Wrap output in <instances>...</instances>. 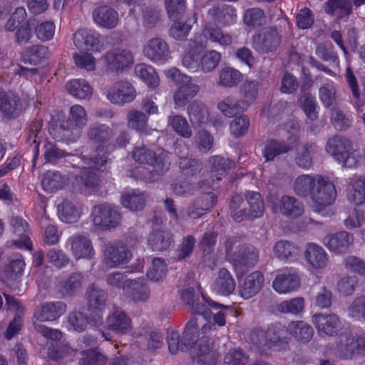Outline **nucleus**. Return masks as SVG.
Returning <instances> with one entry per match:
<instances>
[{
    "label": "nucleus",
    "instance_id": "obj_1",
    "mask_svg": "<svg viewBox=\"0 0 365 365\" xmlns=\"http://www.w3.org/2000/svg\"><path fill=\"white\" fill-rule=\"evenodd\" d=\"M294 190L297 195L309 197L313 209L317 212L332 205L336 197L334 183L320 175H299L294 182Z\"/></svg>",
    "mask_w": 365,
    "mask_h": 365
},
{
    "label": "nucleus",
    "instance_id": "obj_2",
    "mask_svg": "<svg viewBox=\"0 0 365 365\" xmlns=\"http://www.w3.org/2000/svg\"><path fill=\"white\" fill-rule=\"evenodd\" d=\"M132 156L135 162L150 165L153 168L143 175V179L147 182L159 180L170 168L168 153L163 148L151 150L145 145L138 146L132 151Z\"/></svg>",
    "mask_w": 365,
    "mask_h": 365
},
{
    "label": "nucleus",
    "instance_id": "obj_3",
    "mask_svg": "<svg viewBox=\"0 0 365 365\" xmlns=\"http://www.w3.org/2000/svg\"><path fill=\"white\" fill-rule=\"evenodd\" d=\"M87 123V113L80 105L72 106L67 120H63L58 129L57 138L62 141L73 142L80 138L83 128Z\"/></svg>",
    "mask_w": 365,
    "mask_h": 365
},
{
    "label": "nucleus",
    "instance_id": "obj_4",
    "mask_svg": "<svg viewBox=\"0 0 365 365\" xmlns=\"http://www.w3.org/2000/svg\"><path fill=\"white\" fill-rule=\"evenodd\" d=\"M165 76L180 85L173 96L175 103L178 107L185 106L188 101L195 97L200 91V86L193 83L190 76L180 73L176 68L166 71Z\"/></svg>",
    "mask_w": 365,
    "mask_h": 365
},
{
    "label": "nucleus",
    "instance_id": "obj_5",
    "mask_svg": "<svg viewBox=\"0 0 365 365\" xmlns=\"http://www.w3.org/2000/svg\"><path fill=\"white\" fill-rule=\"evenodd\" d=\"M91 217L93 225L103 231L116 228L122 220L119 208L108 203L95 205L92 210Z\"/></svg>",
    "mask_w": 365,
    "mask_h": 365
},
{
    "label": "nucleus",
    "instance_id": "obj_6",
    "mask_svg": "<svg viewBox=\"0 0 365 365\" xmlns=\"http://www.w3.org/2000/svg\"><path fill=\"white\" fill-rule=\"evenodd\" d=\"M282 34L276 26L264 28L252 37V47L259 54L275 52L280 46Z\"/></svg>",
    "mask_w": 365,
    "mask_h": 365
},
{
    "label": "nucleus",
    "instance_id": "obj_7",
    "mask_svg": "<svg viewBox=\"0 0 365 365\" xmlns=\"http://www.w3.org/2000/svg\"><path fill=\"white\" fill-rule=\"evenodd\" d=\"M132 252L123 242H109L103 247V263L108 267H117L129 262Z\"/></svg>",
    "mask_w": 365,
    "mask_h": 365
},
{
    "label": "nucleus",
    "instance_id": "obj_8",
    "mask_svg": "<svg viewBox=\"0 0 365 365\" xmlns=\"http://www.w3.org/2000/svg\"><path fill=\"white\" fill-rule=\"evenodd\" d=\"M259 250L252 245H242L232 257V263L237 272L243 274L259 261Z\"/></svg>",
    "mask_w": 365,
    "mask_h": 365
},
{
    "label": "nucleus",
    "instance_id": "obj_9",
    "mask_svg": "<svg viewBox=\"0 0 365 365\" xmlns=\"http://www.w3.org/2000/svg\"><path fill=\"white\" fill-rule=\"evenodd\" d=\"M312 322L315 325L320 336H334L337 335L341 328L339 317L334 314H328L317 313L312 317Z\"/></svg>",
    "mask_w": 365,
    "mask_h": 365
},
{
    "label": "nucleus",
    "instance_id": "obj_10",
    "mask_svg": "<svg viewBox=\"0 0 365 365\" xmlns=\"http://www.w3.org/2000/svg\"><path fill=\"white\" fill-rule=\"evenodd\" d=\"M104 60L110 71H123L133 63L134 58L130 50L118 48L107 52Z\"/></svg>",
    "mask_w": 365,
    "mask_h": 365
},
{
    "label": "nucleus",
    "instance_id": "obj_11",
    "mask_svg": "<svg viewBox=\"0 0 365 365\" xmlns=\"http://www.w3.org/2000/svg\"><path fill=\"white\" fill-rule=\"evenodd\" d=\"M106 96L112 103L123 106L133 101L136 96V92L130 83L120 81L109 88Z\"/></svg>",
    "mask_w": 365,
    "mask_h": 365
},
{
    "label": "nucleus",
    "instance_id": "obj_12",
    "mask_svg": "<svg viewBox=\"0 0 365 365\" xmlns=\"http://www.w3.org/2000/svg\"><path fill=\"white\" fill-rule=\"evenodd\" d=\"M336 350L344 359H351L361 351H365V333L356 338L347 334L341 335L339 338Z\"/></svg>",
    "mask_w": 365,
    "mask_h": 365
},
{
    "label": "nucleus",
    "instance_id": "obj_13",
    "mask_svg": "<svg viewBox=\"0 0 365 365\" xmlns=\"http://www.w3.org/2000/svg\"><path fill=\"white\" fill-rule=\"evenodd\" d=\"M269 202L274 212H280L285 216L297 217L304 212L302 203L294 197L284 195L280 199L272 197Z\"/></svg>",
    "mask_w": 365,
    "mask_h": 365
},
{
    "label": "nucleus",
    "instance_id": "obj_14",
    "mask_svg": "<svg viewBox=\"0 0 365 365\" xmlns=\"http://www.w3.org/2000/svg\"><path fill=\"white\" fill-rule=\"evenodd\" d=\"M74 45L81 50L98 51L103 46L101 36L93 30L81 29L73 34Z\"/></svg>",
    "mask_w": 365,
    "mask_h": 365
},
{
    "label": "nucleus",
    "instance_id": "obj_15",
    "mask_svg": "<svg viewBox=\"0 0 365 365\" xmlns=\"http://www.w3.org/2000/svg\"><path fill=\"white\" fill-rule=\"evenodd\" d=\"M143 53L153 63H164L169 58L170 50L164 39L155 37L146 43Z\"/></svg>",
    "mask_w": 365,
    "mask_h": 365
},
{
    "label": "nucleus",
    "instance_id": "obj_16",
    "mask_svg": "<svg viewBox=\"0 0 365 365\" xmlns=\"http://www.w3.org/2000/svg\"><path fill=\"white\" fill-rule=\"evenodd\" d=\"M100 182L97 174L90 168L83 166L78 173L73 176L72 186L78 192H91L96 190Z\"/></svg>",
    "mask_w": 365,
    "mask_h": 365
},
{
    "label": "nucleus",
    "instance_id": "obj_17",
    "mask_svg": "<svg viewBox=\"0 0 365 365\" xmlns=\"http://www.w3.org/2000/svg\"><path fill=\"white\" fill-rule=\"evenodd\" d=\"M66 246L70 247L73 255L76 259H90L95 254L91 240L83 235H72L68 239Z\"/></svg>",
    "mask_w": 365,
    "mask_h": 365
},
{
    "label": "nucleus",
    "instance_id": "obj_18",
    "mask_svg": "<svg viewBox=\"0 0 365 365\" xmlns=\"http://www.w3.org/2000/svg\"><path fill=\"white\" fill-rule=\"evenodd\" d=\"M66 309L67 306L63 302H46L35 309L34 317L40 322L55 321L62 316Z\"/></svg>",
    "mask_w": 365,
    "mask_h": 365
},
{
    "label": "nucleus",
    "instance_id": "obj_19",
    "mask_svg": "<svg viewBox=\"0 0 365 365\" xmlns=\"http://www.w3.org/2000/svg\"><path fill=\"white\" fill-rule=\"evenodd\" d=\"M108 297V293L96 284H90L85 294L88 310L98 314L105 308Z\"/></svg>",
    "mask_w": 365,
    "mask_h": 365
},
{
    "label": "nucleus",
    "instance_id": "obj_20",
    "mask_svg": "<svg viewBox=\"0 0 365 365\" xmlns=\"http://www.w3.org/2000/svg\"><path fill=\"white\" fill-rule=\"evenodd\" d=\"M44 158L46 162L56 164L59 163L62 159L65 158L66 161L71 165L73 168L78 166L77 163H79L81 158L78 155H73L59 149L53 143L44 140Z\"/></svg>",
    "mask_w": 365,
    "mask_h": 365
},
{
    "label": "nucleus",
    "instance_id": "obj_21",
    "mask_svg": "<svg viewBox=\"0 0 365 365\" xmlns=\"http://www.w3.org/2000/svg\"><path fill=\"white\" fill-rule=\"evenodd\" d=\"M93 19L99 26L112 29L118 24L119 15L118 11L108 5H100L93 11Z\"/></svg>",
    "mask_w": 365,
    "mask_h": 365
},
{
    "label": "nucleus",
    "instance_id": "obj_22",
    "mask_svg": "<svg viewBox=\"0 0 365 365\" xmlns=\"http://www.w3.org/2000/svg\"><path fill=\"white\" fill-rule=\"evenodd\" d=\"M181 299L184 305L192 314H200L207 319L211 316L210 309L204 304L199 302V294L193 287H188L182 290Z\"/></svg>",
    "mask_w": 365,
    "mask_h": 365
},
{
    "label": "nucleus",
    "instance_id": "obj_23",
    "mask_svg": "<svg viewBox=\"0 0 365 365\" xmlns=\"http://www.w3.org/2000/svg\"><path fill=\"white\" fill-rule=\"evenodd\" d=\"M354 242L352 234L346 231L328 235L323 239L324 245L331 252L343 253L347 251Z\"/></svg>",
    "mask_w": 365,
    "mask_h": 365
},
{
    "label": "nucleus",
    "instance_id": "obj_24",
    "mask_svg": "<svg viewBox=\"0 0 365 365\" xmlns=\"http://www.w3.org/2000/svg\"><path fill=\"white\" fill-rule=\"evenodd\" d=\"M25 266L22 255L19 253H14L8 257V264H6L0 273V279L7 284L11 280L16 279L21 274Z\"/></svg>",
    "mask_w": 365,
    "mask_h": 365
},
{
    "label": "nucleus",
    "instance_id": "obj_25",
    "mask_svg": "<svg viewBox=\"0 0 365 365\" xmlns=\"http://www.w3.org/2000/svg\"><path fill=\"white\" fill-rule=\"evenodd\" d=\"M259 88L260 83L258 81H245L240 87L242 98L240 100H237V103L235 106L241 108L242 110H247L250 105L254 103L256 101Z\"/></svg>",
    "mask_w": 365,
    "mask_h": 365
},
{
    "label": "nucleus",
    "instance_id": "obj_26",
    "mask_svg": "<svg viewBox=\"0 0 365 365\" xmlns=\"http://www.w3.org/2000/svg\"><path fill=\"white\" fill-rule=\"evenodd\" d=\"M0 110L9 118H16L21 112L20 98L14 93L0 89Z\"/></svg>",
    "mask_w": 365,
    "mask_h": 365
},
{
    "label": "nucleus",
    "instance_id": "obj_27",
    "mask_svg": "<svg viewBox=\"0 0 365 365\" xmlns=\"http://www.w3.org/2000/svg\"><path fill=\"white\" fill-rule=\"evenodd\" d=\"M352 150L349 140L340 135L330 138L326 145V151L336 160H343L345 155Z\"/></svg>",
    "mask_w": 365,
    "mask_h": 365
},
{
    "label": "nucleus",
    "instance_id": "obj_28",
    "mask_svg": "<svg viewBox=\"0 0 365 365\" xmlns=\"http://www.w3.org/2000/svg\"><path fill=\"white\" fill-rule=\"evenodd\" d=\"M173 234L168 230H155L149 236L148 247L156 252L166 251L173 244Z\"/></svg>",
    "mask_w": 365,
    "mask_h": 365
},
{
    "label": "nucleus",
    "instance_id": "obj_29",
    "mask_svg": "<svg viewBox=\"0 0 365 365\" xmlns=\"http://www.w3.org/2000/svg\"><path fill=\"white\" fill-rule=\"evenodd\" d=\"M128 297L135 302L145 301L149 298L150 290L143 278L129 279L123 287Z\"/></svg>",
    "mask_w": 365,
    "mask_h": 365
},
{
    "label": "nucleus",
    "instance_id": "obj_30",
    "mask_svg": "<svg viewBox=\"0 0 365 365\" xmlns=\"http://www.w3.org/2000/svg\"><path fill=\"white\" fill-rule=\"evenodd\" d=\"M264 284V276L261 272L255 271L250 274L240 287V294L248 299L257 294Z\"/></svg>",
    "mask_w": 365,
    "mask_h": 365
},
{
    "label": "nucleus",
    "instance_id": "obj_31",
    "mask_svg": "<svg viewBox=\"0 0 365 365\" xmlns=\"http://www.w3.org/2000/svg\"><path fill=\"white\" fill-rule=\"evenodd\" d=\"M289 329L280 323L269 325L267 329L269 348L272 346L285 348L288 344Z\"/></svg>",
    "mask_w": 365,
    "mask_h": 365
},
{
    "label": "nucleus",
    "instance_id": "obj_32",
    "mask_svg": "<svg viewBox=\"0 0 365 365\" xmlns=\"http://www.w3.org/2000/svg\"><path fill=\"white\" fill-rule=\"evenodd\" d=\"M107 327L119 334H126L131 330V320L122 310L117 309L106 320Z\"/></svg>",
    "mask_w": 365,
    "mask_h": 365
},
{
    "label": "nucleus",
    "instance_id": "obj_33",
    "mask_svg": "<svg viewBox=\"0 0 365 365\" xmlns=\"http://www.w3.org/2000/svg\"><path fill=\"white\" fill-rule=\"evenodd\" d=\"M187 113L194 128L206 123L209 118V111L205 103L197 100L193 101L188 105Z\"/></svg>",
    "mask_w": 365,
    "mask_h": 365
},
{
    "label": "nucleus",
    "instance_id": "obj_34",
    "mask_svg": "<svg viewBox=\"0 0 365 365\" xmlns=\"http://www.w3.org/2000/svg\"><path fill=\"white\" fill-rule=\"evenodd\" d=\"M299 277L290 272L279 274L272 283L274 289L279 293L294 291L299 288Z\"/></svg>",
    "mask_w": 365,
    "mask_h": 365
},
{
    "label": "nucleus",
    "instance_id": "obj_35",
    "mask_svg": "<svg viewBox=\"0 0 365 365\" xmlns=\"http://www.w3.org/2000/svg\"><path fill=\"white\" fill-rule=\"evenodd\" d=\"M81 207L76 203L64 200L58 206V215L59 219L65 223H75L78 221L81 215Z\"/></svg>",
    "mask_w": 365,
    "mask_h": 365
},
{
    "label": "nucleus",
    "instance_id": "obj_36",
    "mask_svg": "<svg viewBox=\"0 0 365 365\" xmlns=\"http://www.w3.org/2000/svg\"><path fill=\"white\" fill-rule=\"evenodd\" d=\"M202 36L211 42L218 43L222 46H227L232 44V37L217 26L206 24L202 31Z\"/></svg>",
    "mask_w": 365,
    "mask_h": 365
},
{
    "label": "nucleus",
    "instance_id": "obj_37",
    "mask_svg": "<svg viewBox=\"0 0 365 365\" xmlns=\"http://www.w3.org/2000/svg\"><path fill=\"white\" fill-rule=\"evenodd\" d=\"M235 279L230 272L225 268L220 269L213 284L215 292L222 296H228L235 291Z\"/></svg>",
    "mask_w": 365,
    "mask_h": 365
},
{
    "label": "nucleus",
    "instance_id": "obj_38",
    "mask_svg": "<svg viewBox=\"0 0 365 365\" xmlns=\"http://www.w3.org/2000/svg\"><path fill=\"white\" fill-rule=\"evenodd\" d=\"M41 121L36 120L32 122L29 125L26 138V143L32 148V153L34 154L33 163L34 165L39 153V145L43 140V133L41 131Z\"/></svg>",
    "mask_w": 365,
    "mask_h": 365
},
{
    "label": "nucleus",
    "instance_id": "obj_39",
    "mask_svg": "<svg viewBox=\"0 0 365 365\" xmlns=\"http://www.w3.org/2000/svg\"><path fill=\"white\" fill-rule=\"evenodd\" d=\"M85 284L83 275L80 272H73L58 285V291L64 296H73L81 289Z\"/></svg>",
    "mask_w": 365,
    "mask_h": 365
},
{
    "label": "nucleus",
    "instance_id": "obj_40",
    "mask_svg": "<svg viewBox=\"0 0 365 365\" xmlns=\"http://www.w3.org/2000/svg\"><path fill=\"white\" fill-rule=\"evenodd\" d=\"M304 257L307 262L315 269H321L327 265V255L323 248L316 244L310 243L307 246Z\"/></svg>",
    "mask_w": 365,
    "mask_h": 365
},
{
    "label": "nucleus",
    "instance_id": "obj_41",
    "mask_svg": "<svg viewBox=\"0 0 365 365\" xmlns=\"http://www.w3.org/2000/svg\"><path fill=\"white\" fill-rule=\"evenodd\" d=\"M212 20L222 26H229L235 21L236 14L231 6H213L208 11Z\"/></svg>",
    "mask_w": 365,
    "mask_h": 365
},
{
    "label": "nucleus",
    "instance_id": "obj_42",
    "mask_svg": "<svg viewBox=\"0 0 365 365\" xmlns=\"http://www.w3.org/2000/svg\"><path fill=\"white\" fill-rule=\"evenodd\" d=\"M138 342L145 349H157L163 344V335L155 329H146L139 334Z\"/></svg>",
    "mask_w": 365,
    "mask_h": 365
},
{
    "label": "nucleus",
    "instance_id": "obj_43",
    "mask_svg": "<svg viewBox=\"0 0 365 365\" xmlns=\"http://www.w3.org/2000/svg\"><path fill=\"white\" fill-rule=\"evenodd\" d=\"M87 135L95 143L101 145L108 142L113 133L112 129L105 124H93L89 127ZM98 149H101V145L98 146Z\"/></svg>",
    "mask_w": 365,
    "mask_h": 365
},
{
    "label": "nucleus",
    "instance_id": "obj_44",
    "mask_svg": "<svg viewBox=\"0 0 365 365\" xmlns=\"http://www.w3.org/2000/svg\"><path fill=\"white\" fill-rule=\"evenodd\" d=\"M289 332L299 342L307 343L313 335L314 329L303 321L292 322L288 326Z\"/></svg>",
    "mask_w": 365,
    "mask_h": 365
},
{
    "label": "nucleus",
    "instance_id": "obj_45",
    "mask_svg": "<svg viewBox=\"0 0 365 365\" xmlns=\"http://www.w3.org/2000/svg\"><path fill=\"white\" fill-rule=\"evenodd\" d=\"M249 208L247 210L248 218L253 220L261 217L264 211V202L259 192L247 191L245 194Z\"/></svg>",
    "mask_w": 365,
    "mask_h": 365
},
{
    "label": "nucleus",
    "instance_id": "obj_46",
    "mask_svg": "<svg viewBox=\"0 0 365 365\" xmlns=\"http://www.w3.org/2000/svg\"><path fill=\"white\" fill-rule=\"evenodd\" d=\"M231 162L220 155H214L208 160V167L212 178L219 181L230 169Z\"/></svg>",
    "mask_w": 365,
    "mask_h": 365
},
{
    "label": "nucleus",
    "instance_id": "obj_47",
    "mask_svg": "<svg viewBox=\"0 0 365 365\" xmlns=\"http://www.w3.org/2000/svg\"><path fill=\"white\" fill-rule=\"evenodd\" d=\"M315 146L309 143L299 145L296 149L295 163L300 168L308 169L313 164L312 154Z\"/></svg>",
    "mask_w": 365,
    "mask_h": 365
},
{
    "label": "nucleus",
    "instance_id": "obj_48",
    "mask_svg": "<svg viewBox=\"0 0 365 365\" xmlns=\"http://www.w3.org/2000/svg\"><path fill=\"white\" fill-rule=\"evenodd\" d=\"M67 182L68 178L63 176L60 172L49 170L44 174L41 184L43 190L53 192L63 187Z\"/></svg>",
    "mask_w": 365,
    "mask_h": 365
},
{
    "label": "nucleus",
    "instance_id": "obj_49",
    "mask_svg": "<svg viewBox=\"0 0 365 365\" xmlns=\"http://www.w3.org/2000/svg\"><path fill=\"white\" fill-rule=\"evenodd\" d=\"M135 73L142 79L148 87L156 88L159 85V77L151 66L145 63H139L135 66Z\"/></svg>",
    "mask_w": 365,
    "mask_h": 365
},
{
    "label": "nucleus",
    "instance_id": "obj_50",
    "mask_svg": "<svg viewBox=\"0 0 365 365\" xmlns=\"http://www.w3.org/2000/svg\"><path fill=\"white\" fill-rule=\"evenodd\" d=\"M324 10L327 14L341 17L351 13L352 4L350 0H328L324 4Z\"/></svg>",
    "mask_w": 365,
    "mask_h": 365
},
{
    "label": "nucleus",
    "instance_id": "obj_51",
    "mask_svg": "<svg viewBox=\"0 0 365 365\" xmlns=\"http://www.w3.org/2000/svg\"><path fill=\"white\" fill-rule=\"evenodd\" d=\"M70 94L79 99H87L92 96V88L85 80L74 79L66 84Z\"/></svg>",
    "mask_w": 365,
    "mask_h": 365
},
{
    "label": "nucleus",
    "instance_id": "obj_52",
    "mask_svg": "<svg viewBox=\"0 0 365 365\" xmlns=\"http://www.w3.org/2000/svg\"><path fill=\"white\" fill-rule=\"evenodd\" d=\"M48 47L43 45H34L29 46L23 53V60L25 63L36 65L42 59L48 57Z\"/></svg>",
    "mask_w": 365,
    "mask_h": 365
},
{
    "label": "nucleus",
    "instance_id": "obj_53",
    "mask_svg": "<svg viewBox=\"0 0 365 365\" xmlns=\"http://www.w3.org/2000/svg\"><path fill=\"white\" fill-rule=\"evenodd\" d=\"M242 80V74L237 69L225 67L219 73L217 85L226 88H232L238 85Z\"/></svg>",
    "mask_w": 365,
    "mask_h": 365
},
{
    "label": "nucleus",
    "instance_id": "obj_54",
    "mask_svg": "<svg viewBox=\"0 0 365 365\" xmlns=\"http://www.w3.org/2000/svg\"><path fill=\"white\" fill-rule=\"evenodd\" d=\"M291 150L292 147L285 142L272 140L267 141L263 149V155L266 160H272L276 156L287 153Z\"/></svg>",
    "mask_w": 365,
    "mask_h": 365
},
{
    "label": "nucleus",
    "instance_id": "obj_55",
    "mask_svg": "<svg viewBox=\"0 0 365 365\" xmlns=\"http://www.w3.org/2000/svg\"><path fill=\"white\" fill-rule=\"evenodd\" d=\"M143 24L145 28L153 29L162 23L161 11L157 6H147L142 9Z\"/></svg>",
    "mask_w": 365,
    "mask_h": 365
},
{
    "label": "nucleus",
    "instance_id": "obj_56",
    "mask_svg": "<svg viewBox=\"0 0 365 365\" xmlns=\"http://www.w3.org/2000/svg\"><path fill=\"white\" fill-rule=\"evenodd\" d=\"M273 251L276 257L280 259H289L297 256L298 248L292 242L279 240L275 243Z\"/></svg>",
    "mask_w": 365,
    "mask_h": 365
},
{
    "label": "nucleus",
    "instance_id": "obj_57",
    "mask_svg": "<svg viewBox=\"0 0 365 365\" xmlns=\"http://www.w3.org/2000/svg\"><path fill=\"white\" fill-rule=\"evenodd\" d=\"M168 123L179 135L185 138H190L192 136L191 128L183 116L180 115H170L168 117Z\"/></svg>",
    "mask_w": 365,
    "mask_h": 365
},
{
    "label": "nucleus",
    "instance_id": "obj_58",
    "mask_svg": "<svg viewBox=\"0 0 365 365\" xmlns=\"http://www.w3.org/2000/svg\"><path fill=\"white\" fill-rule=\"evenodd\" d=\"M128 125L139 133H146L148 118L146 115L138 110H131L127 114Z\"/></svg>",
    "mask_w": 365,
    "mask_h": 365
},
{
    "label": "nucleus",
    "instance_id": "obj_59",
    "mask_svg": "<svg viewBox=\"0 0 365 365\" xmlns=\"http://www.w3.org/2000/svg\"><path fill=\"white\" fill-rule=\"evenodd\" d=\"M76 351L68 344L64 342H56L48 350V356L51 360L59 361L61 359L74 355Z\"/></svg>",
    "mask_w": 365,
    "mask_h": 365
},
{
    "label": "nucleus",
    "instance_id": "obj_60",
    "mask_svg": "<svg viewBox=\"0 0 365 365\" xmlns=\"http://www.w3.org/2000/svg\"><path fill=\"white\" fill-rule=\"evenodd\" d=\"M122 205L130 210H140L145 204V199L143 194L132 191L122 195Z\"/></svg>",
    "mask_w": 365,
    "mask_h": 365
},
{
    "label": "nucleus",
    "instance_id": "obj_61",
    "mask_svg": "<svg viewBox=\"0 0 365 365\" xmlns=\"http://www.w3.org/2000/svg\"><path fill=\"white\" fill-rule=\"evenodd\" d=\"M89 319L90 318L86 314L79 311L70 312L67 317V322L70 327L78 332L86 330Z\"/></svg>",
    "mask_w": 365,
    "mask_h": 365
},
{
    "label": "nucleus",
    "instance_id": "obj_62",
    "mask_svg": "<svg viewBox=\"0 0 365 365\" xmlns=\"http://www.w3.org/2000/svg\"><path fill=\"white\" fill-rule=\"evenodd\" d=\"M166 273L167 264L165 260L160 257H155L147 272V276L150 280L158 282L163 279Z\"/></svg>",
    "mask_w": 365,
    "mask_h": 365
},
{
    "label": "nucleus",
    "instance_id": "obj_63",
    "mask_svg": "<svg viewBox=\"0 0 365 365\" xmlns=\"http://www.w3.org/2000/svg\"><path fill=\"white\" fill-rule=\"evenodd\" d=\"M81 365H106L107 357L98 349H89L81 352Z\"/></svg>",
    "mask_w": 365,
    "mask_h": 365
},
{
    "label": "nucleus",
    "instance_id": "obj_64",
    "mask_svg": "<svg viewBox=\"0 0 365 365\" xmlns=\"http://www.w3.org/2000/svg\"><path fill=\"white\" fill-rule=\"evenodd\" d=\"M353 192L349 195V199L356 205L365 202V178L357 177L352 182Z\"/></svg>",
    "mask_w": 365,
    "mask_h": 365
}]
</instances>
